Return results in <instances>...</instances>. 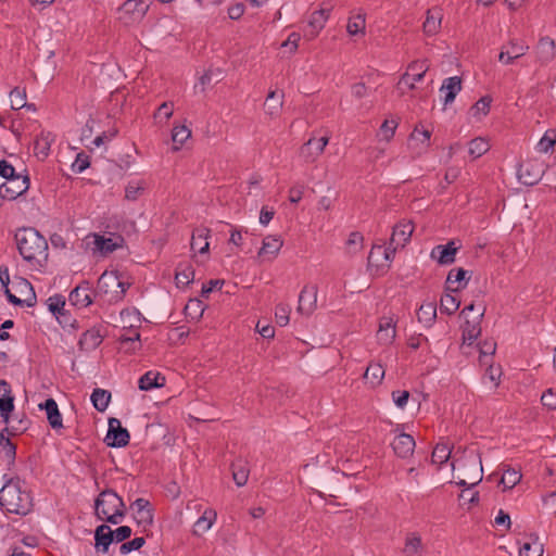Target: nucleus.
<instances>
[{"label":"nucleus","instance_id":"35","mask_svg":"<svg viewBox=\"0 0 556 556\" xmlns=\"http://www.w3.org/2000/svg\"><path fill=\"white\" fill-rule=\"evenodd\" d=\"M282 247V240L279 237L275 236H267L263 240L262 248L258 252V255H271V257H275L278 252L280 251Z\"/></svg>","mask_w":556,"mask_h":556},{"label":"nucleus","instance_id":"15","mask_svg":"<svg viewBox=\"0 0 556 556\" xmlns=\"http://www.w3.org/2000/svg\"><path fill=\"white\" fill-rule=\"evenodd\" d=\"M426 553V545L418 532H407L402 548L403 556H422Z\"/></svg>","mask_w":556,"mask_h":556},{"label":"nucleus","instance_id":"61","mask_svg":"<svg viewBox=\"0 0 556 556\" xmlns=\"http://www.w3.org/2000/svg\"><path fill=\"white\" fill-rule=\"evenodd\" d=\"M431 132L427 129L419 130L417 127L412 132L409 140L410 141H420L421 143H426V147L429 146Z\"/></svg>","mask_w":556,"mask_h":556},{"label":"nucleus","instance_id":"46","mask_svg":"<svg viewBox=\"0 0 556 556\" xmlns=\"http://www.w3.org/2000/svg\"><path fill=\"white\" fill-rule=\"evenodd\" d=\"M363 241L364 237L361 232H351L346 241V253L350 255L358 253L363 248Z\"/></svg>","mask_w":556,"mask_h":556},{"label":"nucleus","instance_id":"41","mask_svg":"<svg viewBox=\"0 0 556 556\" xmlns=\"http://www.w3.org/2000/svg\"><path fill=\"white\" fill-rule=\"evenodd\" d=\"M556 144V129H547L538 142L535 149L540 153H547Z\"/></svg>","mask_w":556,"mask_h":556},{"label":"nucleus","instance_id":"31","mask_svg":"<svg viewBox=\"0 0 556 556\" xmlns=\"http://www.w3.org/2000/svg\"><path fill=\"white\" fill-rule=\"evenodd\" d=\"M7 427L4 431H8L9 435H18L24 433L29 427V420L25 416H10L9 421H4Z\"/></svg>","mask_w":556,"mask_h":556},{"label":"nucleus","instance_id":"18","mask_svg":"<svg viewBox=\"0 0 556 556\" xmlns=\"http://www.w3.org/2000/svg\"><path fill=\"white\" fill-rule=\"evenodd\" d=\"M130 508L136 510V519L138 525L151 526L153 522V514L150 508V503L146 498H137Z\"/></svg>","mask_w":556,"mask_h":556},{"label":"nucleus","instance_id":"37","mask_svg":"<svg viewBox=\"0 0 556 556\" xmlns=\"http://www.w3.org/2000/svg\"><path fill=\"white\" fill-rule=\"evenodd\" d=\"M111 393L104 389H94L91 394V402L98 412H104L110 403Z\"/></svg>","mask_w":556,"mask_h":556},{"label":"nucleus","instance_id":"14","mask_svg":"<svg viewBox=\"0 0 556 556\" xmlns=\"http://www.w3.org/2000/svg\"><path fill=\"white\" fill-rule=\"evenodd\" d=\"M391 446L399 457L407 458L413 455L416 443L410 434L399 433L393 439Z\"/></svg>","mask_w":556,"mask_h":556},{"label":"nucleus","instance_id":"39","mask_svg":"<svg viewBox=\"0 0 556 556\" xmlns=\"http://www.w3.org/2000/svg\"><path fill=\"white\" fill-rule=\"evenodd\" d=\"M419 321L431 325L437 317V305L434 302H428L419 307L417 313Z\"/></svg>","mask_w":556,"mask_h":556},{"label":"nucleus","instance_id":"59","mask_svg":"<svg viewBox=\"0 0 556 556\" xmlns=\"http://www.w3.org/2000/svg\"><path fill=\"white\" fill-rule=\"evenodd\" d=\"M408 399H409V392L406 390H395L392 392V400H393L394 404L400 408L405 407Z\"/></svg>","mask_w":556,"mask_h":556},{"label":"nucleus","instance_id":"43","mask_svg":"<svg viewBox=\"0 0 556 556\" xmlns=\"http://www.w3.org/2000/svg\"><path fill=\"white\" fill-rule=\"evenodd\" d=\"M232 478L238 486H243L247 483L249 470L241 460L232 464Z\"/></svg>","mask_w":556,"mask_h":556},{"label":"nucleus","instance_id":"38","mask_svg":"<svg viewBox=\"0 0 556 556\" xmlns=\"http://www.w3.org/2000/svg\"><path fill=\"white\" fill-rule=\"evenodd\" d=\"M191 130L185 126H175L172 131V140L174 142L173 150L178 151L180 147L190 138Z\"/></svg>","mask_w":556,"mask_h":556},{"label":"nucleus","instance_id":"6","mask_svg":"<svg viewBox=\"0 0 556 556\" xmlns=\"http://www.w3.org/2000/svg\"><path fill=\"white\" fill-rule=\"evenodd\" d=\"M147 10L148 5H146L141 0H126L117 10V18L123 24L130 25L141 21Z\"/></svg>","mask_w":556,"mask_h":556},{"label":"nucleus","instance_id":"34","mask_svg":"<svg viewBox=\"0 0 556 556\" xmlns=\"http://www.w3.org/2000/svg\"><path fill=\"white\" fill-rule=\"evenodd\" d=\"M208 232L210 230L207 228H201V229H197L193 235H192V239H191V249L193 251L198 250L199 253H205L208 251V242H207V237H208Z\"/></svg>","mask_w":556,"mask_h":556},{"label":"nucleus","instance_id":"49","mask_svg":"<svg viewBox=\"0 0 556 556\" xmlns=\"http://www.w3.org/2000/svg\"><path fill=\"white\" fill-rule=\"evenodd\" d=\"M290 313H291V307L289 304L279 303L275 309L276 323L281 327L287 326L289 323V319H290V317H289Z\"/></svg>","mask_w":556,"mask_h":556},{"label":"nucleus","instance_id":"21","mask_svg":"<svg viewBox=\"0 0 556 556\" xmlns=\"http://www.w3.org/2000/svg\"><path fill=\"white\" fill-rule=\"evenodd\" d=\"M113 540V530L108 525L97 527L94 531L97 551L106 553Z\"/></svg>","mask_w":556,"mask_h":556},{"label":"nucleus","instance_id":"27","mask_svg":"<svg viewBox=\"0 0 556 556\" xmlns=\"http://www.w3.org/2000/svg\"><path fill=\"white\" fill-rule=\"evenodd\" d=\"M216 518L217 513L214 509H205L203 515L194 523L193 534L200 536L208 531L216 521Z\"/></svg>","mask_w":556,"mask_h":556},{"label":"nucleus","instance_id":"16","mask_svg":"<svg viewBox=\"0 0 556 556\" xmlns=\"http://www.w3.org/2000/svg\"><path fill=\"white\" fill-rule=\"evenodd\" d=\"M396 336L395 320L391 316H383L379 320V328L377 331V339L380 344L389 345L393 342Z\"/></svg>","mask_w":556,"mask_h":556},{"label":"nucleus","instance_id":"10","mask_svg":"<svg viewBox=\"0 0 556 556\" xmlns=\"http://www.w3.org/2000/svg\"><path fill=\"white\" fill-rule=\"evenodd\" d=\"M328 142V136H324L319 139L312 137L300 148V156L305 163H313L324 152Z\"/></svg>","mask_w":556,"mask_h":556},{"label":"nucleus","instance_id":"20","mask_svg":"<svg viewBox=\"0 0 556 556\" xmlns=\"http://www.w3.org/2000/svg\"><path fill=\"white\" fill-rule=\"evenodd\" d=\"M485 313V306H482V309L477 317V320L469 321L466 320L465 325L463 326V341L464 343H467L468 345H471L475 340L479 337L481 332L480 321L483 318Z\"/></svg>","mask_w":556,"mask_h":556},{"label":"nucleus","instance_id":"33","mask_svg":"<svg viewBox=\"0 0 556 556\" xmlns=\"http://www.w3.org/2000/svg\"><path fill=\"white\" fill-rule=\"evenodd\" d=\"M384 368L380 363L370 362L364 374V378L372 386L377 387L384 377Z\"/></svg>","mask_w":556,"mask_h":556},{"label":"nucleus","instance_id":"3","mask_svg":"<svg viewBox=\"0 0 556 556\" xmlns=\"http://www.w3.org/2000/svg\"><path fill=\"white\" fill-rule=\"evenodd\" d=\"M0 505L8 513L26 515L30 511L33 503L29 493L22 490L18 482L11 480L0 490Z\"/></svg>","mask_w":556,"mask_h":556},{"label":"nucleus","instance_id":"44","mask_svg":"<svg viewBox=\"0 0 556 556\" xmlns=\"http://www.w3.org/2000/svg\"><path fill=\"white\" fill-rule=\"evenodd\" d=\"M459 307V301L451 293H445L440 301V309L442 313L452 315Z\"/></svg>","mask_w":556,"mask_h":556},{"label":"nucleus","instance_id":"36","mask_svg":"<svg viewBox=\"0 0 556 556\" xmlns=\"http://www.w3.org/2000/svg\"><path fill=\"white\" fill-rule=\"evenodd\" d=\"M194 279V269L190 265L180 264L175 274V281L177 287H186Z\"/></svg>","mask_w":556,"mask_h":556},{"label":"nucleus","instance_id":"23","mask_svg":"<svg viewBox=\"0 0 556 556\" xmlns=\"http://www.w3.org/2000/svg\"><path fill=\"white\" fill-rule=\"evenodd\" d=\"M331 9H332V7L321 8L312 13L309 21H308V26L312 28V30H311L312 38L317 36L318 33L325 27V24L329 18Z\"/></svg>","mask_w":556,"mask_h":556},{"label":"nucleus","instance_id":"47","mask_svg":"<svg viewBox=\"0 0 556 556\" xmlns=\"http://www.w3.org/2000/svg\"><path fill=\"white\" fill-rule=\"evenodd\" d=\"M450 456L451 448L448 447V445L440 443L435 445L431 455V460L434 464L442 465L450 458Z\"/></svg>","mask_w":556,"mask_h":556},{"label":"nucleus","instance_id":"52","mask_svg":"<svg viewBox=\"0 0 556 556\" xmlns=\"http://www.w3.org/2000/svg\"><path fill=\"white\" fill-rule=\"evenodd\" d=\"M173 103L172 102H163L156 112L154 113V119L157 124H162L163 122H167L173 115Z\"/></svg>","mask_w":556,"mask_h":556},{"label":"nucleus","instance_id":"62","mask_svg":"<svg viewBox=\"0 0 556 556\" xmlns=\"http://www.w3.org/2000/svg\"><path fill=\"white\" fill-rule=\"evenodd\" d=\"M304 190H305L304 185L298 184V185H294L293 187H291L289 190V201L294 204L299 203L303 197Z\"/></svg>","mask_w":556,"mask_h":556},{"label":"nucleus","instance_id":"2","mask_svg":"<svg viewBox=\"0 0 556 556\" xmlns=\"http://www.w3.org/2000/svg\"><path fill=\"white\" fill-rule=\"evenodd\" d=\"M96 515L100 520L112 525L122 522L126 515V506L122 497L112 489L102 491L94 502Z\"/></svg>","mask_w":556,"mask_h":556},{"label":"nucleus","instance_id":"50","mask_svg":"<svg viewBox=\"0 0 556 556\" xmlns=\"http://www.w3.org/2000/svg\"><path fill=\"white\" fill-rule=\"evenodd\" d=\"M538 540V538H535ZM543 545L534 541L525 543L519 551V556H543Z\"/></svg>","mask_w":556,"mask_h":556},{"label":"nucleus","instance_id":"1","mask_svg":"<svg viewBox=\"0 0 556 556\" xmlns=\"http://www.w3.org/2000/svg\"><path fill=\"white\" fill-rule=\"evenodd\" d=\"M22 257L34 268H42L48 261V242L35 228L20 229L15 235Z\"/></svg>","mask_w":556,"mask_h":556},{"label":"nucleus","instance_id":"40","mask_svg":"<svg viewBox=\"0 0 556 556\" xmlns=\"http://www.w3.org/2000/svg\"><path fill=\"white\" fill-rule=\"evenodd\" d=\"M506 468L503 471L502 478H501V484H503L504 490H510L513 489L519 481L521 480V473L508 466H505Z\"/></svg>","mask_w":556,"mask_h":556},{"label":"nucleus","instance_id":"28","mask_svg":"<svg viewBox=\"0 0 556 556\" xmlns=\"http://www.w3.org/2000/svg\"><path fill=\"white\" fill-rule=\"evenodd\" d=\"M52 141L53 137L50 132H41L34 141L35 155L40 160L46 159L49 155Z\"/></svg>","mask_w":556,"mask_h":556},{"label":"nucleus","instance_id":"25","mask_svg":"<svg viewBox=\"0 0 556 556\" xmlns=\"http://www.w3.org/2000/svg\"><path fill=\"white\" fill-rule=\"evenodd\" d=\"M441 92H444V104L447 105L452 103L456 97V94L462 90V79L458 76H453L446 78L442 86Z\"/></svg>","mask_w":556,"mask_h":556},{"label":"nucleus","instance_id":"60","mask_svg":"<svg viewBox=\"0 0 556 556\" xmlns=\"http://www.w3.org/2000/svg\"><path fill=\"white\" fill-rule=\"evenodd\" d=\"M72 167L75 173H83L86 168L89 167L88 155H86L84 153H78Z\"/></svg>","mask_w":556,"mask_h":556},{"label":"nucleus","instance_id":"55","mask_svg":"<svg viewBox=\"0 0 556 556\" xmlns=\"http://www.w3.org/2000/svg\"><path fill=\"white\" fill-rule=\"evenodd\" d=\"M282 97L283 94H281L279 97V99L276 101V103H269L270 101H273L275 98H276V91H270L266 98V102H265V110H266V113H268L269 115H275L278 113V111L281 109L282 106Z\"/></svg>","mask_w":556,"mask_h":556},{"label":"nucleus","instance_id":"13","mask_svg":"<svg viewBox=\"0 0 556 556\" xmlns=\"http://www.w3.org/2000/svg\"><path fill=\"white\" fill-rule=\"evenodd\" d=\"M414 232V225L409 220H402L393 227L390 238V245L395 244V248H403L410 240Z\"/></svg>","mask_w":556,"mask_h":556},{"label":"nucleus","instance_id":"26","mask_svg":"<svg viewBox=\"0 0 556 556\" xmlns=\"http://www.w3.org/2000/svg\"><path fill=\"white\" fill-rule=\"evenodd\" d=\"M366 29V14L359 10L357 13L352 14L348 20L346 31L350 36L365 35Z\"/></svg>","mask_w":556,"mask_h":556},{"label":"nucleus","instance_id":"53","mask_svg":"<svg viewBox=\"0 0 556 556\" xmlns=\"http://www.w3.org/2000/svg\"><path fill=\"white\" fill-rule=\"evenodd\" d=\"M26 93L24 90L18 88L13 89L10 92L11 108L13 110H20L26 105Z\"/></svg>","mask_w":556,"mask_h":556},{"label":"nucleus","instance_id":"17","mask_svg":"<svg viewBox=\"0 0 556 556\" xmlns=\"http://www.w3.org/2000/svg\"><path fill=\"white\" fill-rule=\"evenodd\" d=\"M71 304L84 308L92 303L91 289L88 281L81 282L71 293L68 298Z\"/></svg>","mask_w":556,"mask_h":556},{"label":"nucleus","instance_id":"63","mask_svg":"<svg viewBox=\"0 0 556 556\" xmlns=\"http://www.w3.org/2000/svg\"><path fill=\"white\" fill-rule=\"evenodd\" d=\"M396 123L394 121H384L381 125L380 132L386 140H390L396 129Z\"/></svg>","mask_w":556,"mask_h":556},{"label":"nucleus","instance_id":"29","mask_svg":"<svg viewBox=\"0 0 556 556\" xmlns=\"http://www.w3.org/2000/svg\"><path fill=\"white\" fill-rule=\"evenodd\" d=\"M102 337L96 329H89L85 331L78 342L80 350L92 351L100 345Z\"/></svg>","mask_w":556,"mask_h":556},{"label":"nucleus","instance_id":"45","mask_svg":"<svg viewBox=\"0 0 556 556\" xmlns=\"http://www.w3.org/2000/svg\"><path fill=\"white\" fill-rule=\"evenodd\" d=\"M0 446L9 462H13L16 455V446L11 442L8 431H4V429L0 432Z\"/></svg>","mask_w":556,"mask_h":556},{"label":"nucleus","instance_id":"32","mask_svg":"<svg viewBox=\"0 0 556 556\" xmlns=\"http://www.w3.org/2000/svg\"><path fill=\"white\" fill-rule=\"evenodd\" d=\"M165 383V377L160 372L148 371L139 379V389L149 391L154 388L163 387Z\"/></svg>","mask_w":556,"mask_h":556},{"label":"nucleus","instance_id":"54","mask_svg":"<svg viewBox=\"0 0 556 556\" xmlns=\"http://www.w3.org/2000/svg\"><path fill=\"white\" fill-rule=\"evenodd\" d=\"M14 409V396H0V417L2 421H9V415Z\"/></svg>","mask_w":556,"mask_h":556},{"label":"nucleus","instance_id":"4","mask_svg":"<svg viewBox=\"0 0 556 556\" xmlns=\"http://www.w3.org/2000/svg\"><path fill=\"white\" fill-rule=\"evenodd\" d=\"M129 286L118 271H104L98 279L97 292L105 295L109 303H116L124 298Z\"/></svg>","mask_w":556,"mask_h":556},{"label":"nucleus","instance_id":"42","mask_svg":"<svg viewBox=\"0 0 556 556\" xmlns=\"http://www.w3.org/2000/svg\"><path fill=\"white\" fill-rule=\"evenodd\" d=\"M490 150L489 142L483 138H475L469 142V154L472 159H478Z\"/></svg>","mask_w":556,"mask_h":556},{"label":"nucleus","instance_id":"58","mask_svg":"<svg viewBox=\"0 0 556 556\" xmlns=\"http://www.w3.org/2000/svg\"><path fill=\"white\" fill-rule=\"evenodd\" d=\"M300 39L301 36L299 33H291L287 40L281 43V48L286 49V52L289 54H293L298 50Z\"/></svg>","mask_w":556,"mask_h":556},{"label":"nucleus","instance_id":"48","mask_svg":"<svg viewBox=\"0 0 556 556\" xmlns=\"http://www.w3.org/2000/svg\"><path fill=\"white\" fill-rule=\"evenodd\" d=\"M518 177L522 181V184H525L527 186H533L540 180L541 173L536 172V173L532 174L529 170L528 165H520L519 170H518Z\"/></svg>","mask_w":556,"mask_h":556},{"label":"nucleus","instance_id":"11","mask_svg":"<svg viewBox=\"0 0 556 556\" xmlns=\"http://www.w3.org/2000/svg\"><path fill=\"white\" fill-rule=\"evenodd\" d=\"M317 307V287L305 286L299 295L296 313L311 316Z\"/></svg>","mask_w":556,"mask_h":556},{"label":"nucleus","instance_id":"7","mask_svg":"<svg viewBox=\"0 0 556 556\" xmlns=\"http://www.w3.org/2000/svg\"><path fill=\"white\" fill-rule=\"evenodd\" d=\"M129 432L126 428L122 427L117 418H110L109 430L104 439L108 446L124 447L129 442Z\"/></svg>","mask_w":556,"mask_h":556},{"label":"nucleus","instance_id":"5","mask_svg":"<svg viewBox=\"0 0 556 556\" xmlns=\"http://www.w3.org/2000/svg\"><path fill=\"white\" fill-rule=\"evenodd\" d=\"M87 247L92 250L93 253H99L102 256H105L116 249L122 248L124 243V238L122 236H101L93 233L87 237Z\"/></svg>","mask_w":556,"mask_h":556},{"label":"nucleus","instance_id":"8","mask_svg":"<svg viewBox=\"0 0 556 556\" xmlns=\"http://www.w3.org/2000/svg\"><path fill=\"white\" fill-rule=\"evenodd\" d=\"M29 188L28 176H16L0 186V197L7 200H14Z\"/></svg>","mask_w":556,"mask_h":556},{"label":"nucleus","instance_id":"56","mask_svg":"<svg viewBox=\"0 0 556 556\" xmlns=\"http://www.w3.org/2000/svg\"><path fill=\"white\" fill-rule=\"evenodd\" d=\"M185 312L191 318L201 317L204 312V306L199 300H190L185 307Z\"/></svg>","mask_w":556,"mask_h":556},{"label":"nucleus","instance_id":"51","mask_svg":"<svg viewBox=\"0 0 556 556\" xmlns=\"http://www.w3.org/2000/svg\"><path fill=\"white\" fill-rule=\"evenodd\" d=\"M143 181H130L125 189V198L129 201H136L144 190Z\"/></svg>","mask_w":556,"mask_h":556},{"label":"nucleus","instance_id":"30","mask_svg":"<svg viewBox=\"0 0 556 556\" xmlns=\"http://www.w3.org/2000/svg\"><path fill=\"white\" fill-rule=\"evenodd\" d=\"M442 14L440 9H431L427 12V17L424 23V33L428 36L434 35L439 31L441 26Z\"/></svg>","mask_w":556,"mask_h":556},{"label":"nucleus","instance_id":"64","mask_svg":"<svg viewBox=\"0 0 556 556\" xmlns=\"http://www.w3.org/2000/svg\"><path fill=\"white\" fill-rule=\"evenodd\" d=\"M541 401L542 404L548 409L556 408V393H554L551 389L542 394Z\"/></svg>","mask_w":556,"mask_h":556},{"label":"nucleus","instance_id":"9","mask_svg":"<svg viewBox=\"0 0 556 556\" xmlns=\"http://www.w3.org/2000/svg\"><path fill=\"white\" fill-rule=\"evenodd\" d=\"M528 50L529 46L523 41L510 39L506 45L502 46L498 61L506 65L513 64L515 60L525 55Z\"/></svg>","mask_w":556,"mask_h":556},{"label":"nucleus","instance_id":"12","mask_svg":"<svg viewBox=\"0 0 556 556\" xmlns=\"http://www.w3.org/2000/svg\"><path fill=\"white\" fill-rule=\"evenodd\" d=\"M454 240L448 241L446 244L435 245L430 253V257L435 260L440 265H451L455 262V256L459 250Z\"/></svg>","mask_w":556,"mask_h":556},{"label":"nucleus","instance_id":"57","mask_svg":"<svg viewBox=\"0 0 556 556\" xmlns=\"http://www.w3.org/2000/svg\"><path fill=\"white\" fill-rule=\"evenodd\" d=\"M146 541L143 538H135L131 541L124 542L119 547V553L126 555L132 551H138L144 545Z\"/></svg>","mask_w":556,"mask_h":556},{"label":"nucleus","instance_id":"19","mask_svg":"<svg viewBox=\"0 0 556 556\" xmlns=\"http://www.w3.org/2000/svg\"><path fill=\"white\" fill-rule=\"evenodd\" d=\"M468 271L463 268H453L450 270L446 281L445 288L450 292H456L463 289L468 282Z\"/></svg>","mask_w":556,"mask_h":556},{"label":"nucleus","instance_id":"24","mask_svg":"<svg viewBox=\"0 0 556 556\" xmlns=\"http://www.w3.org/2000/svg\"><path fill=\"white\" fill-rule=\"evenodd\" d=\"M536 55L542 64L551 62L555 58V41L549 37H543L536 46Z\"/></svg>","mask_w":556,"mask_h":556},{"label":"nucleus","instance_id":"22","mask_svg":"<svg viewBox=\"0 0 556 556\" xmlns=\"http://www.w3.org/2000/svg\"><path fill=\"white\" fill-rule=\"evenodd\" d=\"M39 408L46 410L49 425L53 429L63 427L61 413L53 399H48L43 403L39 404Z\"/></svg>","mask_w":556,"mask_h":556}]
</instances>
